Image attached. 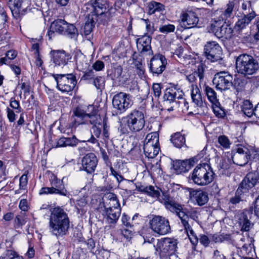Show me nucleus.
Here are the masks:
<instances>
[{
    "label": "nucleus",
    "mask_w": 259,
    "mask_h": 259,
    "mask_svg": "<svg viewBox=\"0 0 259 259\" xmlns=\"http://www.w3.org/2000/svg\"><path fill=\"white\" fill-rule=\"evenodd\" d=\"M88 6L87 8H91L93 12L88 14V20L84 26V32L87 35L92 31L96 22L106 21L113 16L111 13L116 10V8H111L106 11V7L105 4L101 3V0H95L93 3H89Z\"/></svg>",
    "instance_id": "nucleus-1"
},
{
    "label": "nucleus",
    "mask_w": 259,
    "mask_h": 259,
    "mask_svg": "<svg viewBox=\"0 0 259 259\" xmlns=\"http://www.w3.org/2000/svg\"><path fill=\"white\" fill-rule=\"evenodd\" d=\"M69 227V217L63 208L56 207L51 210L48 229L53 235L57 238L65 235Z\"/></svg>",
    "instance_id": "nucleus-2"
},
{
    "label": "nucleus",
    "mask_w": 259,
    "mask_h": 259,
    "mask_svg": "<svg viewBox=\"0 0 259 259\" xmlns=\"http://www.w3.org/2000/svg\"><path fill=\"white\" fill-rule=\"evenodd\" d=\"M253 52V56L242 54L236 58V68L239 73L251 75L259 69V51Z\"/></svg>",
    "instance_id": "nucleus-3"
},
{
    "label": "nucleus",
    "mask_w": 259,
    "mask_h": 259,
    "mask_svg": "<svg viewBox=\"0 0 259 259\" xmlns=\"http://www.w3.org/2000/svg\"><path fill=\"white\" fill-rule=\"evenodd\" d=\"M156 244L153 245L155 254L158 255L160 259H176L178 256L176 252L178 241L170 238L157 239Z\"/></svg>",
    "instance_id": "nucleus-4"
},
{
    "label": "nucleus",
    "mask_w": 259,
    "mask_h": 259,
    "mask_svg": "<svg viewBox=\"0 0 259 259\" xmlns=\"http://www.w3.org/2000/svg\"><path fill=\"white\" fill-rule=\"evenodd\" d=\"M202 162L201 160L200 163L194 169L191 179L195 184L204 186L213 181L215 174L209 164Z\"/></svg>",
    "instance_id": "nucleus-5"
},
{
    "label": "nucleus",
    "mask_w": 259,
    "mask_h": 259,
    "mask_svg": "<svg viewBox=\"0 0 259 259\" xmlns=\"http://www.w3.org/2000/svg\"><path fill=\"white\" fill-rule=\"evenodd\" d=\"M129 130L132 132H137L143 129L145 125V116L142 111L135 110L122 118Z\"/></svg>",
    "instance_id": "nucleus-6"
},
{
    "label": "nucleus",
    "mask_w": 259,
    "mask_h": 259,
    "mask_svg": "<svg viewBox=\"0 0 259 259\" xmlns=\"http://www.w3.org/2000/svg\"><path fill=\"white\" fill-rule=\"evenodd\" d=\"M58 89L62 92H69L75 88L77 81L75 76L70 74H54Z\"/></svg>",
    "instance_id": "nucleus-7"
},
{
    "label": "nucleus",
    "mask_w": 259,
    "mask_h": 259,
    "mask_svg": "<svg viewBox=\"0 0 259 259\" xmlns=\"http://www.w3.org/2000/svg\"><path fill=\"white\" fill-rule=\"evenodd\" d=\"M149 227L154 233L160 235H164L170 232L169 221L160 215L153 216L149 221Z\"/></svg>",
    "instance_id": "nucleus-8"
},
{
    "label": "nucleus",
    "mask_w": 259,
    "mask_h": 259,
    "mask_svg": "<svg viewBox=\"0 0 259 259\" xmlns=\"http://www.w3.org/2000/svg\"><path fill=\"white\" fill-rule=\"evenodd\" d=\"M112 104L113 107L118 111L119 113H122L133 104L132 96L125 93L120 92L114 96Z\"/></svg>",
    "instance_id": "nucleus-9"
},
{
    "label": "nucleus",
    "mask_w": 259,
    "mask_h": 259,
    "mask_svg": "<svg viewBox=\"0 0 259 259\" xmlns=\"http://www.w3.org/2000/svg\"><path fill=\"white\" fill-rule=\"evenodd\" d=\"M233 76L227 72L222 71L214 75L213 83L217 90L225 91L233 85Z\"/></svg>",
    "instance_id": "nucleus-10"
},
{
    "label": "nucleus",
    "mask_w": 259,
    "mask_h": 259,
    "mask_svg": "<svg viewBox=\"0 0 259 259\" xmlns=\"http://www.w3.org/2000/svg\"><path fill=\"white\" fill-rule=\"evenodd\" d=\"M255 152L253 149L249 150L246 147H238L236 152L232 153L231 158L234 163L244 166L248 163L251 155Z\"/></svg>",
    "instance_id": "nucleus-11"
},
{
    "label": "nucleus",
    "mask_w": 259,
    "mask_h": 259,
    "mask_svg": "<svg viewBox=\"0 0 259 259\" xmlns=\"http://www.w3.org/2000/svg\"><path fill=\"white\" fill-rule=\"evenodd\" d=\"M204 50L207 59L211 62H217L222 59V48L216 41L207 42Z\"/></svg>",
    "instance_id": "nucleus-12"
},
{
    "label": "nucleus",
    "mask_w": 259,
    "mask_h": 259,
    "mask_svg": "<svg viewBox=\"0 0 259 259\" xmlns=\"http://www.w3.org/2000/svg\"><path fill=\"white\" fill-rule=\"evenodd\" d=\"M204 154V150L201 151L197 155L185 160H178L174 164V168L178 174L188 171L189 169L199 160L203 158Z\"/></svg>",
    "instance_id": "nucleus-13"
},
{
    "label": "nucleus",
    "mask_w": 259,
    "mask_h": 259,
    "mask_svg": "<svg viewBox=\"0 0 259 259\" xmlns=\"http://www.w3.org/2000/svg\"><path fill=\"white\" fill-rule=\"evenodd\" d=\"M179 21L183 27L189 29L197 26L199 18L195 12L192 11H186L181 13Z\"/></svg>",
    "instance_id": "nucleus-14"
},
{
    "label": "nucleus",
    "mask_w": 259,
    "mask_h": 259,
    "mask_svg": "<svg viewBox=\"0 0 259 259\" xmlns=\"http://www.w3.org/2000/svg\"><path fill=\"white\" fill-rule=\"evenodd\" d=\"M166 60L161 54H156L153 57L150 62V70L153 74H160L165 70Z\"/></svg>",
    "instance_id": "nucleus-15"
},
{
    "label": "nucleus",
    "mask_w": 259,
    "mask_h": 259,
    "mask_svg": "<svg viewBox=\"0 0 259 259\" xmlns=\"http://www.w3.org/2000/svg\"><path fill=\"white\" fill-rule=\"evenodd\" d=\"M62 182L56 177L52 180L51 187H42L39 192V195L48 194H57L62 196H67L69 195L68 191L63 187L61 188L59 186Z\"/></svg>",
    "instance_id": "nucleus-16"
},
{
    "label": "nucleus",
    "mask_w": 259,
    "mask_h": 259,
    "mask_svg": "<svg viewBox=\"0 0 259 259\" xmlns=\"http://www.w3.org/2000/svg\"><path fill=\"white\" fill-rule=\"evenodd\" d=\"M256 16V13L252 12L251 14H244L243 16L239 17L234 27V30L238 35H239L240 37H244L242 33L243 30L246 28Z\"/></svg>",
    "instance_id": "nucleus-17"
},
{
    "label": "nucleus",
    "mask_w": 259,
    "mask_h": 259,
    "mask_svg": "<svg viewBox=\"0 0 259 259\" xmlns=\"http://www.w3.org/2000/svg\"><path fill=\"white\" fill-rule=\"evenodd\" d=\"M191 98L193 102L196 106L197 108L193 112H189V114H201L204 113V108L202 96L199 89L197 85H192Z\"/></svg>",
    "instance_id": "nucleus-18"
},
{
    "label": "nucleus",
    "mask_w": 259,
    "mask_h": 259,
    "mask_svg": "<svg viewBox=\"0 0 259 259\" xmlns=\"http://www.w3.org/2000/svg\"><path fill=\"white\" fill-rule=\"evenodd\" d=\"M88 116V113H87L85 107L81 105L76 107L72 110V118L74 119L71 123V127H73L76 124H87V117Z\"/></svg>",
    "instance_id": "nucleus-19"
},
{
    "label": "nucleus",
    "mask_w": 259,
    "mask_h": 259,
    "mask_svg": "<svg viewBox=\"0 0 259 259\" xmlns=\"http://www.w3.org/2000/svg\"><path fill=\"white\" fill-rule=\"evenodd\" d=\"M258 180L259 175L258 172H250L246 175L238 187L248 194L249 190L255 186Z\"/></svg>",
    "instance_id": "nucleus-20"
},
{
    "label": "nucleus",
    "mask_w": 259,
    "mask_h": 259,
    "mask_svg": "<svg viewBox=\"0 0 259 259\" xmlns=\"http://www.w3.org/2000/svg\"><path fill=\"white\" fill-rule=\"evenodd\" d=\"M157 199H158L161 203H163L167 209L176 214H177L178 211H180L183 209L181 205L176 203L173 201L171 197L167 192H162V196L160 195Z\"/></svg>",
    "instance_id": "nucleus-21"
},
{
    "label": "nucleus",
    "mask_w": 259,
    "mask_h": 259,
    "mask_svg": "<svg viewBox=\"0 0 259 259\" xmlns=\"http://www.w3.org/2000/svg\"><path fill=\"white\" fill-rule=\"evenodd\" d=\"M97 163L98 160L95 154L89 153L85 155L82 159V168L88 173H93L95 170Z\"/></svg>",
    "instance_id": "nucleus-22"
},
{
    "label": "nucleus",
    "mask_w": 259,
    "mask_h": 259,
    "mask_svg": "<svg viewBox=\"0 0 259 259\" xmlns=\"http://www.w3.org/2000/svg\"><path fill=\"white\" fill-rule=\"evenodd\" d=\"M50 54L52 58L51 60L56 66L65 65L71 58L70 55L64 51L54 50L51 52Z\"/></svg>",
    "instance_id": "nucleus-23"
},
{
    "label": "nucleus",
    "mask_w": 259,
    "mask_h": 259,
    "mask_svg": "<svg viewBox=\"0 0 259 259\" xmlns=\"http://www.w3.org/2000/svg\"><path fill=\"white\" fill-rule=\"evenodd\" d=\"M104 214L107 217L109 223H116L121 214L120 207H108L104 208Z\"/></svg>",
    "instance_id": "nucleus-24"
},
{
    "label": "nucleus",
    "mask_w": 259,
    "mask_h": 259,
    "mask_svg": "<svg viewBox=\"0 0 259 259\" xmlns=\"http://www.w3.org/2000/svg\"><path fill=\"white\" fill-rule=\"evenodd\" d=\"M214 17L211 20L210 22L209 31L214 33L218 37L220 31L224 27L226 20L219 15H215L214 14Z\"/></svg>",
    "instance_id": "nucleus-25"
},
{
    "label": "nucleus",
    "mask_w": 259,
    "mask_h": 259,
    "mask_svg": "<svg viewBox=\"0 0 259 259\" xmlns=\"http://www.w3.org/2000/svg\"><path fill=\"white\" fill-rule=\"evenodd\" d=\"M190 195L200 206L204 205L208 200L207 193L201 190L192 191L190 192Z\"/></svg>",
    "instance_id": "nucleus-26"
},
{
    "label": "nucleus",
    "mask_w": 259,
    "mask_h": 259,
    "mask_svg": "<svg viewBox=\"0 0 259 259\" xmlns=\"http://www.w3.org/2000/svg\"><path fill=\"white\" fill-rule=\"evenodd\" d=\"M235 7V3L234 1H229L226 5L224 10H217L214 12L215 15H219L225 20H227L228 18L233 16V12Z\"/></svg>",
    "instance_id": "nucleus-27"
},
{
    "label": "nucleus",
    "mask_w": 259,
    "mask_h": 259,
    "mask_svg": "<svg viewBox=\"0 0 259 259\" xmlns=\"http://www.w3.org/2000/svg\"><path fill=\"white\" fill-rule=\"evenodd\" d=\"M104 208L108 207H120L116 195L113 193H107L103 197Z\"/></svg>",
    "instance_id": "nucleus-28"
},
{
    "label": "nucleus",
    "mask_w": 259,
    "mask_h": 259,
    "mask_svg": "<svg viewBox=\"0 0 259 259\" xmlns=\"http://www.w3.org/2000/svg\"><path fill=\"white\" fill-rule=\"evenodd\" d=\"M176 215L180 219L187 234H188L189 233H191V231L193 230V229L188 223V220L189 217L194 219L193 217L187 214L183 209L180 211H178Z\"/></svg>",
    "instance_id": "nucleus-29"
},
{
    "label": "nucleus",
    "mask_w": 259,
    "mask_h": 259,
    "mask_svg": "<svg viewBox=\"0 0 259 259\" xmlns=\"http://www.w3.org/2000/svg\"><path fill=\"white\" fill-rule=\"evenodd\" d=\"M75 61L77 68L79 71H84L89 68V63L86 57L82 54H79L76 56Z\"/></svg>",
    "instance_id": "nucleus-30"
},
{
    "label": "nucleus",
    "mask_w": 259,
    "mask_h": 259,
    "mask_svg": "<svg viewBox=\"0 0 259 259\" xmlns=\"http://www.w3.org/2000/svg\"><path fill=\"white\" fill-rule=\"evenodd\" d=\"M197 77H199L200 82L202 81L204 78V68L202 65L198 66L197 71L186 76L187 79L190 82H194Z\"/></svg>",
    "instance_id": "nucleus-31"
},
{
    "label": "nucleus",
    "mask_w": 259,
    "mask_h": 259,
    "mask_svg": "<svg viewBox=\"0 0 259 259\" xmlns=\"http://www.w3.org/2000/svg\"><path fill=\"white\" fill-rule=\"evenodd\" d=\"M242 112L249 117L255 116V107H253L252 103L249 100H245L242 102L241 107Z\"/></svg>",
    "instance_id": "nucleus-32"
},
{
    "label": "nucleus",
    "mask_w": 259,
    "mask_h": 259,
    "mask_svg": "<svg viewBox=\"0 0 259 259\" xmlns=\"http://www.w3.org/2000/svg\"><path fill=\"white\" fill-rule=\"evenodd\" d=\"M170 141L174 146L178 148H181L185 145V137L184 135H182L180 133H175L171 136Z\"/></svg>",
    "instance_id": "nucleus-33"
},
{
    "label": "nucleus",
    "mask_w": 259,
    "mask_h": 259,
    "mask_svg": "<svg viewBox=\"0 0 259 259\" xmlns=\"http://www.w3.org/2000/svg\"><path fill=\"white\" fill-rule=\"evenodd\" d=\"M238 220L239 225L241 227V230L245 231H249L252 224L249 221L247 213L245 212L241 213Z\"/></svg>",
    "instance_id": "nucleus-34"
},
{
    "label": "nucleus",
    "mask_w": 259,
    "mask_h": 259,
    "mask_svg": "<svg viewBox=\"0 0 259 259\" xmlns=\"http://www.w3.org/2000/svg\"><path fill=\"white\" fill-rule=\"evenodd\" d=\"M247 194V193L238 187L236 191L235 196L230 198L229 202L233 205L238 204L240 201H243L245 198V196Z\"/></svg>",
    "instance_id": "nucleus-35"
},
{
    "label": "nucleus",
    "mask_w": 259,
    "mask_h": 259,
    "mask_svg": "<svg viewBox=\"0 0 259 259\" xmlns=\"http://www.w3.org/2000/svg\"><path fill=\"white\" fill-rule=\"evenodd\" d=\"M67 27L63 31L62 34L72 39H76L78 36V30L75 25L67 22Z\"/></svg>",
    "instance_id": "nucleus-36"
},
{
    "label": "nucleus",
    "mask_w": 259,
    "mask_h": 259,
    "mask_svg": "<svg viewBox=\"0 0 259 259\" xmlns=\"http://www.w3.org/2000/svg\"><path fill=\"white\" fill-rule=\"evenodd\" d=\"M159 146V135L155 133H151L147 135L143 146Z\"/></svg>",
    "instance_id": "nucleus-37"
},
{
    "label": "nucleus",
    "mask_w": 259,
    "mask_h": 259,
    "mask_svg": "<svg viewBox=\"0 0 259 259\" xmlns=\"http://www.w3.org/2000/svg\"><path fill=\"white\" fill-rule=\"evenodd\" d=\"M144 152L146 157L149 158L155 157L159 153V146H143Z\"/></svg>",
    "instance_id": "nucleus-38"
},
{
    "label": "nucleus",
    "mask_w": 259,
    "mask_h": 259,
    "mask_svg": "<svg viewBox=\"0 0 259 259\" xmlns=\"http://www.w3.org/2000/svg\"><path fill=\"white\" fill-rule=\"evenodd\" d=\"M67 22L63 19H57L52 23V28L55 30L56 32L61 34L65 29Z\"/></svg>",
    "instance_id": "nucleus-39"
},
{
    "label": "nucleus",
    "mask_w": 259,
    "mask_h": 259,
    "mask_svg": "<svg viewBox=\"0 0 259 259\" xmlns=\"http://www.w3.org/2000/svg\"><path fill=\"white\" fill-rule=\"evenodd\" d=\"M164 10L165 6L160 3L152 1L148 4V13L150 15H152L156 12H163Z\"/></svg>",
    "instance_id": "nucleus-40"
},
{
    "label": "nucleus",
    "mask_w": 259,
    "mask_h": 259,
    "mask_svg": "<svg viewBox=\"0 0 259 259\" xmlns=\"http://www.w3.org/2000/svg\"><path fill=\"white\" fill-rule=\"evenodd\" d=\"M151 38L149 36H145L138 40L139 45L141 46V52H149L151 50Z\"/></svg>",
    "instance_id": "nucleus-41"
},
{
    "label": "nucleus",
    "mask_w": 259,
    "mask_h": 259,
    "mask_svg": "<svg viewBox=\"0 0 259 259\" xmlns=\"http://www.w3.org/2000/svg\"><path fill=\"white\" fill-rule=\"evenodd\" d=\"M218 147L222 149H230L232 142L228 137L225 135H221L218 138Z\"/></svg>",
    "instance_id": "nucleus-42"
},
{
    "label": "nucleus",
    "mask_w": 259,
    "mask_h": 259,
    "mask_svg": "<svg viewBox=\"0 0 259 259\" xmlns=\"http://www.w3.org/2000/svg\"><path fill=\"white\" fill-rule=\"evenodd\" d=\"M212 108L214 114L217 117L222 118L225 117L226 115L225 110L219 101L212 104Z\"/></svg>",
    "instance_id": "nucleus-43"
},
{
    "label": "nucleus",
    "mask_w": 259,
    "mask_h": 259,
    "mask_svg": "<svg viewBox=\"0 0 259 259\" xmlns=\"http://www.w3.org/2000/svg\"><path fill=\"white\" fill-rule=\"evenodd\" d=\"M205 92L208 100L211 103V104L219 101L217 99V94L212 88L209 86H206L205 89Z\"/></svg>",
    "instance_id": "nucleus-44"
},
{
    "label": "nucleus",
    "mask_w": 259,
    "mask_h": 259,
    "mask_svg": "<svg viewBox=\"0 0 259 259\" xmlns=\"http://www.w3.org/2000/svg\"><path fill=\"white\" fill-rule=\"evenodd\" d=\"M234 31V29H233L231 27L229 26H224V27L221 31H220V33L219 34L217 37L218 38H222L224 37L226 38H231L233 35V32Z\"/></svg>",
    "instance_id": "nucleus-45"
},
{
    "label": "nucleus",
    "mask_w": 259,
    "mask_h": 259,
    "mask_svg": "<svg viewBox=\"0 0 259 259\" xmlns=\"http://www.w3.org/2000/svg\"><path fill=\"white\" fill-rule=\"evenodd\" d=\"M122 68L121 66H118L114 68V70L111 74V78L113 80H117L120 83H122Z\"/></svg>",
    "instance_id": "nucleus-46"
},
{
    "label": "nucleus",
    "mask_w": 259,
    "mask_h": 259,
    "mask_svg": "<svg viewBox=\"0 0 259 259\" xmlns=\"http://www.w3.org/2000/svg\"><path fill=\"white\" fill-rule=\"evenodd\" d=\"M0 259H24L22 256L13 250H7L5 255L1 256Z\"/></svg>",
    "instance_id": "nucleus-47"
},
{
    "label": "nucleus",
    "mask_w": 259,
    "mask_h": 259,
    "mask_svg": "<svg viewBox=\"0 0 259 259\" xmlns=\"http://www.w3.org/2000/svg\"><path fill=\"white\" fill-rule=\"evenodd\" d=\"M160 189L158 187L153 186H148L146 194L154 198H159L160 196Z\"/></svg>",
    "instance_id": "nucleus-48"
},
{
    "label": "nucleus",
    "mask_w": 259,
    "mask_h": 259,
    "mask_svg": "<svg viewBox=\"0 0 259 259\" xmlns=\"http://www.w3.org/2000/svg\"><path fill=\"white\" fill-rule=\"evenodd\" d=\"M87 123L89 122L91 124L98 125V123H101V119L99 115H97L95 112L89 113L88 116L87 117Z\"/></svg>",
    "instance_id": "nucleus-49"
},
{
    "label": "nucleus",
    "mask_w": 259,
    "mask_h": 259,
    "mask_svg": "<svg viewBox=\"0 0 259 259\" xmlns=\"http://www.w3.org/2000/svg\"><path fill=\"white\" fill-rule=\"evenodd\" d=\"M170 89L172 91V93H173L172 94L175 102L176 103H181L180 101H177V100H179L183 99L184 94L183 91L179 88L178 89L177 87H175V88H171Z\"/></svg>",
    "instance_id": "nucleus-50"
},
{
    "label": "nucleus",
    "mask_w": 259,
    "mask_h": 259,
    "mask_svg": "<svg viewBox=\"0 0 259 259\" xmlns=\"http://www.w3.org/2000/svg\"><path fill=\"white\" fill-rule=\"evenodd\" d=\"M241 8L246 14H251L252 12L255 13L250 1H243L241 3Z\"/></svg>",
    "instance_id": "nucleus-51"
},
{
    "label": "nucleus",
    "mask_w": 259,
    "mask_h": 259,
    "mask_svg": "<svg viewBox=\"0 0 259 259\" xmlns=\"http://www.w3.org/2000/svg\"><path fill=\"white\" fill-rule=\"evenodd\" d=\"M8 5L12 11H19L21 6V4L19 0H8Z\"/></svg>",
    "instance_id": "nucleus-52"
},
{
    "label": "nucleus",
    "mask_w": 259,
    "mask_h": 259,
    "mask_svg": "<svg viewBox=\"0 0 259 259\" xmlns=\"http://www.w3.org/2000/svg\"><path fill=\"white\" fill-rule=\"evenodd\" d=\"M104 78L102 76H97L92 81V83L97 89H102L104 86Z\"/></svg>",
    "instance_id": "nucleus-53"
},
{
    "label": "nucleus",
    "mask_w": 259,
    "mask_h": 259,
    "mask_svg": "<svg viewBox=\"0 0 259 259\" xmlns=\"http://www.w3.org/2000/svg\"><path fill=\"white\" fill-rule=\"evenodd\" d=\"M103 125L101 123H98V125H93L92 128V135L95 136L97 138H99L101 135V130Z\"/></svg>",
    "instance_id": "nucleus-54"
},
{
    "label": "nucleus",
    "mask_w": 259,
    "mask_h": 259,
    "mask_svg": "<svg viewBox=\"0 0 259 259\" xmlns=\"http://www.w3.org/2000/svg\"><path fill=\"white\" fill-rule=\"evenodd\" d=\"M175 30V26L172 24L164 25L159 27V30L161 33L167 34L172 32Z\"/></svg>",
    "instance_id": "nucleus-55"
},
{
    "label": "nucleus",
    "mask_w": 259,
    "mask_h": 259,
    "mask_svg": "<svg viewBox=\"0 0 259 259\" xmlns=\"http://www.w3.org/2000/svg\"><path fill=\"white\" fill-rule=\"evenodd\" d=\"M172 94L170 88L167 89L163 96L164 100L168 101L169 103L175 102Z\"/></svg>",
    "instance_id": "nucleus-56"
},
{
    "label": "nucleus",
    "mask_w": 259,
    "mask_h": 259,
    "mask_svg": "<svg viewBox=\"0 0 259 259\" xmlns=\"http://www.w3.org/2000/svg\"><path fill=\"white\" fill-rule=\"evenodd\" d=\"M141 20L144 22L147 33L150 34H153L155 29L151 22L148 19H142Z\"/></svg>",
    "instance_id": "nucleus-57"
},
{
    "label": "nucleus",
    "mask_w": 259,
    "mask_h": 259,
    "mask_svg": "<svg viewBox=\"0 0 259 259\" xmlns=\"http://www.w3.org/2000/svg\"><path fill=\"white\" fill-rule=\"evenodd\" d=\"M78 139L73 136L72 137L65 138L66 146H75L78 143Z\"/></svg>",
    "instance_id": "nucleus-58"
},
{
    "label": "nucleus",
    "mask_w": 259,
    "mask_h": 259,
    "mask_svg": "<svg viewBox=\"0 0 259 259\" xmlns=\"http://www.w3.org/2000/svg\"><path fill=\"white\" fill-rule=\"evenodd\" d=\"M10 106L14 109L17 110V112L20 111L21 107L19 104V102L17 101L15 98H12L10 101Z\"/></svg>",
    "instance_id": "nucleus-59"
},
{
    "label": "nucleus",
    "mask_w": 259,
    "mask_h": 259,
    "mask_svg": "<svg viewBox=\"0 0 259 259\" xmlns=\"http://www.w3.org/2000/svg\"><path fill=\"white\" fill-rule=\"evenodd\" d=\"M28 182L26 175H23L19 180V187L20 190H25Z\"/></svg>",
    "instance_id": "nucleus-60"
},
{
    "label": "nucleus",
    "mask_w": 259,
    "mask_h": 259,
    "mask_svg": "<svg viewBox=\"0 0 259 259\" xmlns=\"http://www.w3.org/2000/svg\"><path fill=\"white\" fill-rule=\"evenodd\" d=\"M161 87L159 83H154L153 85V93L155 97H159L161 95Z\"/></svg>",
    "instance_id": "nucleus-61"
},
{
    "label": "nucleus",
    "mask_w": 259,
    "mask_h": 259,
    "mask_svg": "<svg viewBox=\"0 0 259 259\" xmlns=\"http://www.w3.org/2000/svg\"><path fill=\"white\" fill-rule=\"evenodd\" d=\"M191 242L193 244H197L198 242V238L193 230L191 231V233L187 234Z\"/></svg>",
    "instance_id": "nucleus-62"
},
{
    "label": "nucleus",
    "mask_w": 259,
    "mask_h": 259,
    "mask_svg": "<svg viewBox=\"0 0 259 259\" xmlns=\"http://www.w3.org/2000/svg\"><path fill=\"white\" fill-rule=\"evenodd\" d=\"M85 80H93L95 78L94 72L93 70L85 71L82 76Z\"/></svg>",
    "instance_id": "nucleus-63"
},
{
    "label": "nucleus",
    "mask_w": 259,
    "mask_h": 259,
    "mask_svg": "<svg viewBox=\"0 0 259 259\" xmlns=\"http://www.w3.org/2000/svg\"><path fill=\"white\" fill-rule=\"evenodd\" d=\"M96 71L102 70L104 68V63L103 61L98 60L92 66Z\"/></svg>",
    "instance_id": "nucleus-64"
}]
</instances>
